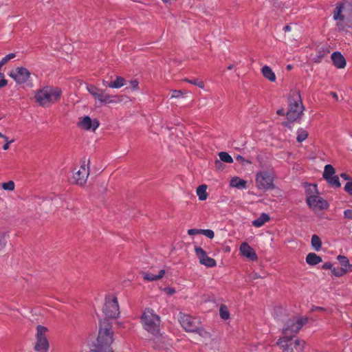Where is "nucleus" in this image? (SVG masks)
Listing matches in <instances>:
<instances>
[{"label":"nucleus","mask_w":352,"mask_h":352,"mask_svg":"<svg viewBox=\"0 0 352 352\" xmlns=\"http://www.w3.org/2000/svg\"><path fill=\"white\" fill-rule=\"evenodd\" d=\"M114 332L111 323L107 319L100 321L96 340L91 345L94 352H115L113 349Z\"/></svg>","instance_id":"obj_1"},{"label":"nucleus","mask_w":352,"mask_h":352,"mask_svg":"<svg viewBox=\"0 0 352 352\" xmlns=\"http://www.w3.org/2000/svg\"><path fill=\"white\" fill-rule=\"evenodd\" d=\"M333 19L339 31L352 28V4L346 3L337 6L333 11Z\"/></svg>","instance_id":"obj_2"},{"label":"nucleus","mask_w":352,"mask_h":352,"mask_svg":"<svg viewBox=\"0 0 352 352\" xmlns=\"http://www.w3.org/2000/svg\"><path fill=\"white\" fill-rule=\"evenodd\" d=\"M61 94L62 91L58 87L45 86L36 91L34 98L40 106L48 107L58 101Z\"/></svg>","instance_id":"obj_3"},{"label":"nucleus","mask_w":352,"mask_h":352,"mask_svg":"<svg viewBox=\"0 0 352 352\" xmlns=\"http://www.w3.org/2000/svg\"><path fill=\"white\" fill-rule=\"evenodd\" d=\"M304 107L299 91H292L288 98V110L286 113L287 118L290 122L300 119L303 113Z\"/></svg>","instance_id":"obj_4"},{"label":"nucleus","mask_w":352,"mask_h":352,"mask_svg":"<svg viewBox=\"0 0 352 352\" xmlns=\"http://www.w3.org/2000/svg\"><path fill=\"white\" fill-rule=\"evenodd\" d=\"M160 316L151 309H146L141 316L144 329L155 336L160 334Z\"/></svg>","instance_id":"obj_5"},{"label":"nucleus","mask_w":352,"mask_h":352,"mask_svg":"<svg viewBox=\"0 0 352 352\" xmlns=\"http://www.w3.org/2000/svg\"><path fill=\"white\" fill-rule=\"evenodd\" d=\"M317 192L316 184L309 185L307 189V203L309 206L314 209L322 210L328 207L327 202L318 195H314Z\"/></svg>","instance_id":"obj_6"},{"label":"nucleus","mask_w":352,"mask_h":352,"mask_svg":"<svg viewBox=\"0 0 352 352\" xmlns=\"http://www.w3.org/2000/svg\"><path fill=\"white\" fill-rule=\"evenodd\" d=\"M277 344L286 352H302L305 342L298 338H289V336H285L278 339Z\"/></svg>","instance_id":"obj_7"},{"label":"nucleus","mask_w":352,"mask_h":352,"mask_svg":"<svg viewBox=\"0 0 352 352\" xmlns=\"http://www.w3.org/2000/svg\"><path fill=\"white\" fill-rule=\"evenodd\" d=\"M87 90L88 92L97 100L100 104H106L109 103L117 102L116 96H111L105 92V90L99 89L94 85H87Z\"/></svg>","instance_id":"obj_8"},{"label":"nucleus","mask_w":352,"mask_h":352,"mask_svg":"<svg viewBox=\"0 0 352 352\" xmlns=\"http://www.w3.org/2000/svg\"><path fill=\"white\" fill-rule=\"evenodd\" d=\"M48 329L47 327L38 325L36 327V342L34 346V350L36 352H47L50 348V344L47 338V333Z\"/></svg>","instance_id":"obj_9"},{"label":"nucleus","mask_w":352,"mask_h":352,"mask_svg":"<svg viewBox=\"0 0 352 352\" xmlns=\"http://www.w3.org/2000/svg\"><path fill=\"white\" fill-rule=\"evenodd\" d=\"M274 176L270 171H260L256 175V185L258 189L269 190L274 189Z\"/></svg>","instance_id":"obj_10"},{"label":"nucleus","mask_w":352,"mask_h":352,"mask_svg":"<svg viewBox=\"0 0 352 352\" xmlns=\"http://www.w3.org/2000/svg\"><path fill=\"white\" fill-rule=\"evenodd\" d=\"M103 312L111 318H116L120 315V308L116 296L114 295L106 296Z\"/></svg>","instance_id":"obj_11"},{"label":"nucleus","mask_w":352,"mask_h":352,"mask_svg":"<svg viewBox=\"0 0 352 352\" xmlns=\"http://www.w3.org/2000/svg\"><path fill=\"white\" fill-rule=\"evenodd\" d=\"M307 319L306 318H294L289 319L287 323L285 328L283 329V333L285 336L289 333H296L306 324Z\"/></svg>","instance_id":"obj_12"},{"label":"nucleus","mask_w":352,"mask_h":352,"mask_svg":"<svg viewBox=\"0 0 352 352\" xmlns=\"http://www.w3.org/2000/svg\"><path fill=\"white\" fill-rule=\"evenodd\" d=\"M89 175V168L85 161H83L80 169L74 175V183L80 186H84L86 184Z\"/></svg>","instance_id":"obj_13"},{"label":"nucleus","mask_w":352,"mask_h":352,"mask_svg":"<svg viewBox=\"0 0 352 352\" xmlns=\"http://www.w3.org/2000/svg\"><path fill=\"white\" fill-rule=\"evenodd\" d=\"M10 76L12 77L17 84L21 85L28 81L30 77V72L25 67H18L10 72Z\"/></svg>","instance_id":"obj_14"},{"label":"nucleus","mask_w":352,"mask_h":352,"mask_svg":"<svg viewBox=\"0 0 352 352\" xmlns=\"http://www.w3.org/2000/svg\"><path fill=\"white\" fill-rule=\"evenodd\" d=\"M99 125L100 122L98 120H91L88 116L80 118L79 122L77 123V126L79 128L86 131L91 130L92 131H95Z\"/></svg>","instance_id":"obj_15"},{"label":"nucleus","mask_w":352,"mask_h":352,"mask_svg":"<svg viewBox=\"0 0 352 352\" xmlns=\"http://www.w3.org/2000/svg\"><path fill=\"white\" fill-rule=\"evenodd\" d=\"M195 251L201 264L212 267L216 265V261L212 258L208 256L206 252L201 247H195Z\"/></svg>","instance_id":"obj_16"},{"label":"nucleus","mask_w":352,"mask_h":352,"mask_svg":"<svg viewBox=\"0 0 352 352\" xmlns=\"http://www.w3.org/2000/svg\"><path fill=\"white\" fill-rule=\"evenodd\" d=\"M179 322L182 327L186 331L195 332L197 330V321L195 318L189 315L182 316Z\"/></svg>","instance_id":"obj_17"},{"label":"nucleus","mask_w":352,"mask_h":352,"mask_svg":"<svg viewBox=\"0 0 352 352\" xmlns=\"http://www.w3.org/2000/svg\"><path fill=\"white\" fill-rule=\"evenodd\" d=\"M240 253L242 256L249 258L251 261H257L258 256L254 250L250 247L248 243L243 242L239 248Z\"/></svg>","instance_id":"obj_18"},{"label":"nucleus","mask_w":352,"mask_h":352,"mask_svg":"<svg viewBox=\"0 0 352 352\" xmlns=\"http://www.w3.org/2000/svg\"><path fill=\"white\" fill-rule=\"evenodd\" d=\"M333 64L338 69H343L346 67V62L344 57L339 52H333L331 56Z\"/></svg>","instance_id":"obj_19"},{"label":"nucleus","mask_w":352,"mask_h":352,"mask_svg":"<svg viewBox=\"0 0 352 352\" xmlns=\"http://www.w3.org/2000/svg\"><path fill=\"white\" fill-rule=\"evenodd\" d=\"M165 270H161L157 275H154L149 272H142L143 278L148 281H153L161 279L165 274Z\"/></svg>","instance_id":"obj_20"},{"label":"nucleus","mask_w":352,"mask_h":352,"mask_svg":"<svg viewBox=\"0 0 352 352\" xmlns=\"http://www.w3.org/2000/svg\"><path fill=\"white\" fill-rule=\"evenodd\" d=\"M342 269L346 270V273L352 272V265L349 263V259L345 256L339 255L337 257Z\"/></svg>","instance_id":"obj_21"},{"label":"nucleus","mask_w":352,"mask_h":352,"mask_svg":"<svg viewBox=\"0 0 352 352\" xmlns=\"http://www.w3.org/2000/svg\"><path fill=\"white\" fill-rule=\"evenodd\" d=\"M263 76L271 82L276 80V75L272 69L267 65H265L261 69Z\"/></svg>","instance_id":"obj_22"},{"label":"nucleus","mask_w":352,"mask_h":352,"mask_svg":"<svg viewBox=\"0 0 352 352\" xmlns=\"http://www.w3.org/2000/svg\"><path fill=\"white\" fill-rule=\"evenodd\" d=\"M270 219V216L266 213H262L258 218L252 221V225L256 228L261 227Z\"/></svg>","instance_id":"obj_23"},{"label":"nucleus","mask_w":352,"mask_h":352,"mask_svg":"<svg viewBox=\"0 0 352 352\" xmlns=\"http://www.w3.org/2000/svg\"><path fill=\"white\" fill-rule=\"evenodd\" d=\"M126 80L123 77L117 76L116 80L109 82L107 86L109 88L119 89L124 86Z\"/></svg>","instance_id":"obj_24"},{"label":"nucleus","mask_w":352,"mask_h":352,"mask_svg":"<svg viewBox=\"0 0 352 352\" xmlns=\"http://www.w3.org/2000/svg\"><path fill=\"white\" fill-rule=\"evenodd\" d=\"M306 262L310 265H315L322 262V258L315 253H309L306 257Z\"/></svg>","instance_id":"obj_25"},{"label":"nucleus","mask_w":352,"mask_h":352,"mask_svg":"<svg viewBox=\"0 0 352 352\" xmlns=\"http://www.w3.org/2000/svg\"><path fill=\"white\" fill-rule=\"evenodd\" d=\"M207 186L205 184L199 186L197 188V194L199 197V200H206L208 197V193L206 192Z\"/></svg>","instance_id":"obj_26"},{"label":"nucleus","mask_w":352,"mask_h":352,"mask_svg":"<svg viewBox=\"0 0 352 352\" xmlns=\"http://www.w3.org/2000/svg\"><path fill=\"white\" fill-rule=\"evenodd\" d=\"M230 186L236 188H245L246 187V182L243 179H241L239 177L232 178L230 181Z\"/></svg>","instance_id":"obj_27"},{"label":"nucleus","mask_w":352,"mask_h":352,"mask_svg":"<svg viewBox=\"0 0 352 352\" xmlns=\"http://www.w3.org/2000/svg\"><path fill=\"white\" fill-rule=\"evenodd\" d=\"M335 169L331 164H327L324 166L323 172V178L327 179L331 177L334 176Z\"/></svg>","instance_id":"obj_28"},{"label":"nucleus","mask_w":352,"mask_h":352,"mask_svg":"<svg viewBox=\"0 0 352 352\" xmlns=\"http://www.w3.org/2000/svg\"><path fill=\"white\" fill-rule=\"evenodd\" d=\"M311 245L314 249L316 251H318L322 246V242L320 239L316 234H314L311 237Z\"/></svg>","instance_id":"obj_29"},{"label":"nucleus","mask_w":352,"mask_h":352,"mask_svg":"<svg viewBox=\"0 0 352 352\" xmlns=\"http://www.w3.org/2000/svg\"><path fill=\"white\" fill-rule=\"evenodd\" d=\"M309 135L308 131L303 129H299L297 131V138L296 140L298 142H302L305 140Z\"/></svg>","instance_id":"obj_30"},{"label":"nucleus","mask_w":352,"mask_h":352,"mask_svg":"<svg viewBox=\"0 0 352 352\" xmlns=\"http://www.w3.org/2000/svg\"><path fill=\"white\" fill-rule=\"evenodd\" d=\"M219 159L226 163L231 164L233 162L232 157L226 152L222 151L219 153Z\"/></svg>","instance_id":"obj_31"},{"label":"nucleus","mask_w":352,"mask_h":352,"mask_svg":"<svg viewBox=\"0 0 352 352\" xmlns=\"http://www.w3.org/2000/svg\"><path fill=\"white\" fill-rule=\"evenodd\" d=\"M326 180L332 186L339 188L341 186L340 182L339 181V177L337 175L331 177L329 179H327Z\"/></svg>","instance_id":"obj_32"},{"label":"nucleus","mask_w":352,"mask_h":352,"mask_svg":"<svg viewBox=\"0 0 352 352\" xmlns=\"http://www.w3.org/2000/svg\"><path fill=\"white\" fill-rule=\"evenodd\" d=\"M220 316L223 320H227L230 317V313L225 305H221L219 309Z\"/></svg>","instance_id":"obj_33"},{"label":"nucleus","mask_w":352,"mask_h":352,"mask_svg":"<svg viewBox=\"0 0 352 352\" xmlns=\"http://www.w3.org/2000/svg\"><path fill=\"white\" fill-rule=\"evenodd\" d=\"M185 81L192 84V85H197L199 87L203 89L204 87V83L203 81L201 80H199V79L197 78H195V79H192V80H189L188 78H186L184 80Z\"/></svg>","instance_id":"obj_34"},{"label":"nucleus","mask_w":352,"mask_h":352,"mask_svg":"<svg viewBox=\"0 0 352 352\" xmlns=\"http://www.w3.org/2000/svg\"><path fill=\"white\" fill-rule=\"evenodd\" d=\"M195 332H197L200 336L204 338H208L210 337V332L203 328H198L197 327V330Z\"/></svg>","instance_id":"obj_35"},{"label":"nucleus","mask_w":352,"mask_h":352,"mask_svg":"<svg viewBox=\"0 0 352 352\" xmlns=\"http://www.w3.org/2000/svg\"><path fill=\"white\" fill-rule=\"evenodd\" d=\"M14 187L15 185L12 181H9L2 184V188L5 190H13Z\"/></svg>","instance_id":"obj_36"},{"label":"nucleus","mask_w":352,"mask_h":352,"mask_svg":"<svg viewBox=\"0 0 352 352\" xmlns=\"http://www.w3.org/2000/svg\"><path fill=\"white\" fill-rule=\"evenodd\" d=\"M331 273L335 275L336 276L340 277L342 275L346 274V270H344L342 268H333L331 270Z\"/></svg>","instance_id":"obj_37"},{"label":"nucleus","mask_w":352,"mask_h":352,"mask_svg":"<svg viewBox=\"0 0 352 352\" xmlns=\"http://www.w3.org/2000/svg\"><path fill=\"white\" fill-rule=\"evenodd\" d=\"M15 56H16V54L14 53H11V54L6 55L5 57H3L1 59V64L6 65L10 60L15 58Z\"/></svg>","instance_id":"obj_38"},{"label":"nucleus","mask_w":352,"mask_h":352,"mask_svg":"<svg viewBox=\"0 0 352 352\" xmlns=\"http://www.w3.org/2000/svg\"><path fill=\"white\" fill-rule=\"evenodd\" d=\"M214 167L217 170H222L225 168V165L222 163V161L219 160H216L214 161Z\"/></svg>","instance_id":"obj_39"},{"label":"nucleus","mask_w":352,"mask_h":352,"mask_svg":"<svg viewBox=\"0 0 352 352\" xmlns=\"http://www.w3.org/2000/svg\"><path fill=\"white\" fill-rule=\"evenodd\" d=\"M201 234L205 235L209 239H212L214 236V232L211 230H201Z\"/></svg>","instance_id":"obj_40"},{"label":"nucleus","mask_w":352,"mask_h":352,"mask_svg":"<svg viewBox=\"0 0 352 352\" xmlns=\"http://www.w3.org/2000/svg\"><path fill=\"white\" fill-rule=\"evenodd\" d=\"M344 190L350 195H352V181L348 182L344 186Z\"/></svg>","instance_id":"obj_41"},{"label":"nucleus","mask_w":352,"mask_h":352,"mask_svg":"<svg viewBox=\"0 0 352 352\" xmlns=\"http://www.w3.org/2000/svg\"><path fill=\"white\" fill-rule=\"evenodd\" d=\"M129 83L132 89L137 90L138 89L139 82L137 80H131Z\"/></svg>","instance_id":"obj_42"},{"label":"nucleus","mask_w":352,"mask_h":352,"mask_svg":"<svg viewBox=\"0 0 352 352\" xmlns=\"http://www.w3.org/2000/svg\"><path fill=\"white\" fill-rule=\"evenodd\" d=\"M183 95V92L181 90H173L171 98H179Z\"/></svg>","instance_id":"obj_43"},{"label":"nucleus","mask_w":352,"mask_h":352,"mask_svg":"<svg viewBox=\"0 0 352 352\" xmlns=\"http://www.w3.org/2000/svg\"><path fill=\"white\" fill-rule=\"evenodd\" d=\"M344 216L345 218L352 219V210H344Z\"/></svg>","instance_id":"obj_44"},{"label":"nucleus","mask_w":352,"mask_h":352,"mask_svg":"<svg viewBox=\"0 0 352 352\" xmlns=\"http://www.w3.org/2000/svg\"><path fill=\"white\" fill-rule=\"evenodd\" d=\"M201 230H198V229H190L188 230V234L189 235H194L196 234H201Z\"/></svg>","instance_id":"obj_45"},{"label":"nucleus","mask_w":352,"mask_h":352,"mask_svg":"<svg viewBox=\"0 0 352 352\" xmlns=\"http://www.w3.org/2000/svg\"><path fill=\"white\" fill-rule=\"evenodd\" d=\"M6 243L3 236L0 237V251L6 247Z\"/></svg>","instance_id":"obj_46"},{"label":"nucleus","mask_w":352,"mask_h":352,"mask_svg":"<svg viewBox=\"0 0 352 352\" xmlns=\"http://www.w3.org/2000/svg\"><path fill=\"white\" fill-rule=\"evenodd\" d=\"M322 269L331 270L333 269V265L331 263H325L322 265Z\"/></svg>","instance_id":"obj_47"},{"label":"nucleus","mask_w":352,"mask_h":352,"mask_svg":"<svg viewBox=\"0 0 352 352\" xmlns=\"http://www.w3.org/2000/svg\"><path fill=\"white\" fill-rule=\"evenodd\" d=\"M164 291L168 294H170V295H172L173 294L175 293V289L174 288H172V287H167V288H165L164 289Z\"/></svg>","instance_id":"obj_48"},{"label":"nucleus","mask_w":352,"mask_h":352,"mask_svg":"<svg viewBox=\"0 0 352 352\" xmlns=\"http://www.w3.org/2000/svg\"><path fill=\"white\" fill-rule=\"evenodd\" d=\"M323 56H324V54H322V52H319V55L316 58H314V62L320 63L321 59L323 58Z\"/></svg>","instance_id":"obj_49"},{"label":"nucleus","mask_w":352,"mask_h":352,"mask_svg":"<svg viewBox=\"0 0 352 352\" xmlns=\"http://www.w3.org/2000/svg\"><path fill=\"white\" fill-rule=\"evenodd\" d=\"M236 160H237V161H240V162H247V163H248V164H250V163H251V162H250V161H249V160H245L244 159V157H242L241 155H237V156H236Z\"/></svg>","instance_id":"obj_50"},{"label":"nucleus","mask_w":352,"mask_h":352,"mask_svg":"<svg viewBox=\"0 0 352 352\" xmlns=\"http://www.w3.org/2000/svg\"><path fill=\"white\" fill-rule=\"evenodd\" d=\"M14 140H8V138H7V141H6V144L3 145V148L4 150H8L9 148V144L11 142H13Z\"/></svg>","instance_id":"obj_51"},{"label":"nucleus","mask_w":352,"mask_h":352,"mask_svg":"<svg viewBox=\"0 0 352 352\" xmlns=\"http://www.w3.org/2000/svg\"><path fill=\"white\" fill-rule=\"evenodd\" d=\"M8 84V80L3 78L0 80V88L6 86Z\"/></svg>","instance_id":"obj_52"},{"label":"nucleus","mask_w":352,"mask_h":352,"mask_svg":"<svg viewBox=\"0 0 352 352\" xmlns=\"http://www.w3.org/2000/svg\"><path fill=\"white\" fill-rule=\"evenodd\" d=\"M340 177L344 179V180H349L350 179V177L349 176V175H347L346 173H342L340 175Z\"/></svg>","instance_id":"obj_53"},{"label":"nucleus","mask_w":352,"mask_h":352,"mask_svg":"<svg viewBox=\"0 0 352 352\" xmlns=\"http://www.w3.org/2000/svg\"><path fill=\"white\" fill-rule=\"evenodd\" d=\"M276 113L279 116H284L286 114L284 109H280L277 110Z\"/></svg>","instance_id":"obj_54"},{"label":"nucleus","mask_w":352,"mask_h":352,"mask_svg":"<svg viewBox=\"0 0 352 352\" xmlns=\"http://www.w3.org/2000/svg\"><path fill=\"white\" fill-rule=\"evenodd\" d=\"M283 30L287 32H290L292 30V27L290 25H286L284 28H283Z\"/></svg>","instance_id":"obj_55"},{"label":"nucleus","mask_w":352,"mask_h":352,"mask_svg":"<svg viewBox=\"0 0 352 352\" xmlns=\"http://www.w3.org/2000/svg\"><path fill=\"white\" fill-rule=\"evenodd\" d=\"M261 278L260 276H258L256 273H254L252 275V279H257V278Z\"/></svg>","instance_id":"obj_56"},{"label":"nucleus","mask_w":352,"mask_h":352,"mask_svg":"<svg viewBox=\"0 0 352 352\" xmlns=\"http://www.w3.org/2000/svg\"><path fill=\"white\" fill-rule=\"evenodd\" d=\"M331 96H333V97L336 100H338V95H337V94H336V93H335V92H331Z\"/></svg>","instance_id":"obj_57"},{"label":"nucleus","mask_w":352,"mask_h":352,"mask_svg":"<svg viewBox=\"0 0 352 352\" xmlns=\"http://www.w3.org/2000/svg\"><path fill=\"white\" fill-rule=\"evenodd\" d=\"M0 138H2L5 140V141H7V137L3 135L1 133H0Z\"/></svg>","instance_id":"obj_58"},{"label":"nucleus","mask_w":352,"mask_h":352,"mask_svg":"<svg viewBox=\"0 0 352 352\" xmlns=\"http://www.w3.org/2000/svg\"><path fill=\"white\" fill-rule=\"evenodd\" d=\"M234 67V65H230L228 67V69L230 70L232 69H233Z\"/></svg>","instance_id":"obj_59"},{"label":"nucleus","mask_w":352,"mask_h":352,"mask_svg":"<svg viewBox=\"0 0 352 352\" xmlns=\"http://www.w3.org/2000/svg\"><path fill=\"white\" fill-rule=\"evenodd\" d=\"M4 77V75L3 73L0 72V78L3 79Z\"/></svg>","instance_id":"obj_60"},{"label":"nucleus","mask_w":352,"mask_h":352,"mask_svg":"<svg viewBox=\"0 0 352 352\" xmlns=\"http://www.w3.org/2000/svg\"><path fill=\"white\" fill-rule=\"evenodd\" d=\"M287 69H292V65H289L287 66Z\"/></svg>","instance_id":"obj_61"},{"label":"nucleus","mask_w":352,"mask_h":352,"mask_svg":"<svg viewBox=\"0 0 352 352\" xmlns=\"http://www.w3.org/2000/svg\"><path fill=\"white\" fill-rule=\"evenodd\" d=\"M283 124L285 125V126H287L288 125L287 122H284Z\"/></svg>","instance_id":"obj_62"},{"label":"nucleus","mask_w":352,"mask_h":352,"mask_svg":"<svg viewBox=\"0 0 352 352\" xmlns=\"http://www.w3.org/2000/svg\"><path fill=\"white\" fill-rule=\"evenodd\" d=\"M4 65L3 64H1V62L0 61V69L1 68V67Z\"/></svg>","instance_id":"obj_63"},{"label":"nucleus","mask_w":352,"mask_h":352,"mask_svg":"<svg viewBox=\"0 0 352 352\" xmlns=\"http://www.w3.org/2000/svg\"><path fill=\"white\" fill-rule=\"evenodd\" d=\"M102 84L105 85V80H102Z\"/></svg>","instance_id":"obj_64"}]
</instances>
